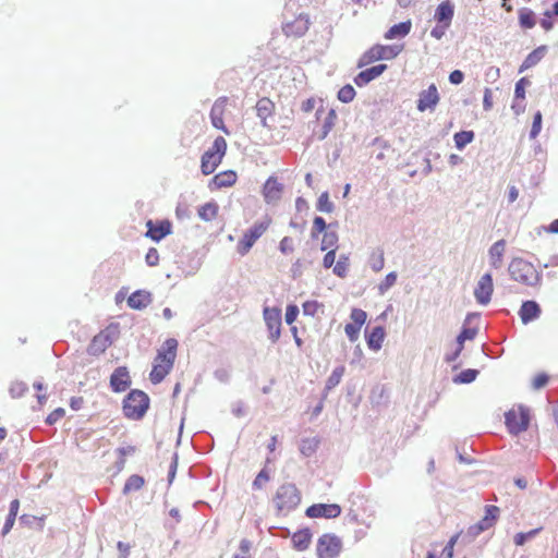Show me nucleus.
<instances>
[{"label": "nucleus", "instance_id": "f257e3e1", "mask_svg": "<svg viewBox=\"0 0 558 558\" xmlns=\"http://www.w3.org/2000/svg\"><path fill=\"white\" fill-rule=\"evenodd\" d=\"M508 271L514 281L522 284L535 287L541 282V274L534 265L521 257H515L510 262Z\"/></svg>", "mask_w": 558, "mask_h": 558}, {"label": "nucleus", "instance_id": "f03ea898", "mask_svg": "<svg viewBox=\"0 0 558 558\" xmlns=\"http://www.w3.org/2000/svg\"><path fill=\"white\" fill-rule=\"evenodd\" d=\"M149 407L148 396L138 389L131 390L123 400L124 415L132 420L142 418Z\"/></svg>", "mask_w": 558, "mask_h": 558}, {"label": "nucleus", "instance_id": "7ed1b4c3", "mask_svg": "<svg viewBox=\"0 0 558 558\" xmlns=\"http://www.w3.org/2000/svg\"><path fill=\"white\" fill-rule=\"evenodd\" d=\"M301 501V495L294 484L287 483L281 485L275 495L274 502L279 512H290L294 510Z\"/></svg>", "mask_w": 558, "mask_h": 558}, {"label": "nucleus", "instance_id": "20e7f679", "mask_svg": "<svg viewBox=\"0 0 558 558\" xmlns=\"http://www.w3.org/2000/svg\"><path fill=\"white\" fill-rule=\"evenodd\" d=\"M227 150V142L223 137L218 136L211 147L202 156V172L205 175L211 174L221 162Z\"/></svg>", "mask_w": 558, "mask_h": 558}, {"label": "nucleus", "instance_id": "39448f33", "mask_svg": "<svg viewBox=\"0 0 558 558\" xmlns=\"http://www.w3.org/2000/svg\"><path fill=\"white\" fill-rule=\"evenodd\" d=\"M401 50L402 46L375 45L360 57L356 65L361 69L378 60H391L396 58Z\"/></svg>", "mask_w": 558, "mask_h": 558}, {"label": "nucleus", "instance_id": "423d86ee", "mask_svg": "<svg viewBox=\"0 0 558 558\" xmlns=\"http://www.w3.org/2000/svg\"><path fill=\"white\" fill-rule=\"evenodd\" d=\"M342 550V541L335 534H323L317 542L318 558H337Z\"/></svg>", "mask_w": 558, "mask_h": 558}, {"label": "nucleus", "instance_id": "0eeeda50", "mask_svg": "<svg viewBox=\"0 0 558 558\" xmlns=\"http://www.w3.org/2000/svg\"><path fill=\"white\" fill-rule=\"evenodd\" d=\"M269 220L259 221L254 223L248 230L245 231L243 238L238 243V252L242 256L247 254L254 243L265 233L269 227Z\"/></svg>", "mask_w": 558, "mask_h": 558}, {"label": "nucleus", "instance_id": "6e6552de", "mask_svg": "<svg viewBox=\"0 0 558 558\" xmlns=\"http://www.w3.org/2000/svg\"><path fill=\"white\" fill-rule=\"evenodd\" d=\"M500 510L497 506H486L485 515L474 525L468 530V534L472 537L478 536L481 533L487 531L496 523Z\"/></svg>", "mask_w": 558, "mask_h": 558}, {"label": "nucleus", "instance_id": "1a4fd4ad", "mask_svg": "<svg viewBox=\"0 0 558 558\" xmlns=\"http://www.w3.org/2000/svg\"><path fill=\"white\" fill-rule=\"evenodd\" d=\"M506 425L511 434L518 435L529 427V412L525 409H520V411H509L505 415Z\"/></svg>", "mask_w": 558, "mask_h": 558}, {"label": "nucleus", "instance_id": "9d476101", "mask_svg": "<svg viewBox=\"0 0 558 558\" xmlns=\"http://www.w3.org/2000/svg\"><path fill=\"white\" fill-rule=\"evenodd\" d=\"M264 320L269 331V339L274 343L277 342L280 338L281 311L277 307H265Z\"/></svg>", "mask_w": 558, "mask_h": 558}, {"label": "nucleus", "instance_id": "9b49d317", "mask_svg": "<svg viewBox=\"0 0 558 558\" xmlns=\"http://www.w3.org/2000/svg\"><path fill=\"white\" fill-rule=\"evenodd\" d=\"M493 292V276L489 272L484 274L476 283L474 298L478 304L487 305L492 300Z\"/></svg>", "mask_w": 558, "mask_h": 558}, {"label": "nucleus", "instance_id": "f8f14e48", "mask_svg": "<svg viewBox=\"0 0 558 558\" xmlns=\"http://www.w3.org/2000/svg\"><path fill=\"white\" fill-rule=\"evenodd\" d=\"M440 100L438 89L435 84H430L427 89L418 94L417 110L424 112L434 110Z\"/></svg>", "mask_w": 558, "mask_h": 558}, {"label": "nucleus", "instance_id": "ddd939ff", "mask_svg": "<svg viewBox=\"0 0 558 558\" xmlns=\"http://www.w3.org/2000/svg\"><path fill=\"white\" fill-rule=\"evenodd\" d=\"M308 518L335 519L340 515L341 507L337 504H315L306 509Z\"/></svg>", "mask_w": 558, "mask_h": 558}, {"label": "nucleus", "instance_id": "4468645a", "mask_svg": "<svg viewBox=\"0 0 558 558\" xmlns=\"http://www.w3.org/2000/svg\"><path fill=\"white\" fill-rule=\"evenodd\" d=\"M283 184L276 177H269L263 186V195L267 204H276L282 195Z\"/></svg>", "mask_w": 558, "mask_h": 558}, {"label": "nucleus", "instance_id": "2eb2a0df", "mask_svg": "<svg viewBox=\"0 0 558 558\" xmlns=\"http://www.w3.org/2000/svg\"><path fill=\"white\" fill-rule=\"evenodd\" d=\"M177 348L178 341L174 338L167 339L158 351L155 362L169 364L172 367L177 356Z\"/></svg>", "mask_w": 558, "mask_h": 558}, {"label": "nucleus", "instance_id": "dca6fc26", "mask_svg": "<svg viewBox=\"0 0 558 558\" xmlns=\"http://www.w3.org/2000/svg\"><path fill=\"white\" fill-rule=\"evenodd\" d=\"M131 386V377L125 366L114 369L110 376V387L114 392L125 391Z\"/></svg>", "mask_w": 558, "mask_h": 558}, {"label": "nucleus", "instance_id": "f3484780", "mask_svg": "<svg viewBox=\"0 0 558 558\" xmlns=\"http://www.w3.org/2000/svg\"><path fill=\"white\" fill-rule=\"evenodd\" d=\"M386 70V64H377L366 70H363L354 77V83L359 87H363L367 85L369 82L380 76Z\"/></svg>", "mask_w": 558, "mask_h": 558}, {"label": "nucleus", "instance_id": "a211bd4d", "mask_svg": "<svg viewBox=\"0 0 558 558\" xmlns=\"http://www.w3.org/2000/svg\"><path fill=\"white\" fill-rule=\"evenodd\" d=\"M282 29L287 36H302L308 29V19L300 14L294 21L284 23Z\"/></svg>", "mask_w": 558, "mask_h": 558}, {"label": "nucleus", "instance_id": "6ab92c4d", "mask_svg": "<svg viewBox=\"0 0 558 558\" xmlns=\"http://www.w3.org/2000/svg\"><path fill=\"white\" fill-rule=\"evenodd\" d=\"M146 226L148 228L146 236L157 242L171 233V223L167 220L160 221L157 225L148 220Z\"/></svg>", "mask_w": 558, "mask_h": 558}, {"label": "nucleus", "instance_id": "aec40b11", "mask_svg": "<svg viewBox=\"0 0 558 558\" xmlns=\"http://www.w3.org/2000/svg\"><path fill=\"white\" fill-rule=\"evenodd\" d=\"M506 251V241L504 239L495 242L488 250L489 265L494 269H499L504 263V255Z\"/></svg>", "mask_w": 558, "mask_h": 558}, {"label": "nucleus", "instance_id": "412c9836", "mask_svg": "<svg viewBox=\"0 0 558 558\" xmlns=\"http://www.w3.org/2000/svg\"><path fill=\"white\" fill-rule=\"evenodd\" d=\"M454 14V5L450 0H445L439 3L435 12V20L439 24H445V27H449Z\"/></svg>", "mask_w": 558, "mask_h": 558}, {"label": "nucleus", "instance_id": "4be33fe9", "mask_svg": "<svg viewBox=\"0 0 558 558\" xmlns=\"http://www.w3.org/2000/svg\"><path fill=\"white\" fill-rule=\"evenodd\" d=\"M519 315L523 324H529L539 317L541 307L535 301H525L521 305Z\"/></svg>", "mask_w": 558, "mask_h": 558}, {"label": "nucleus", "instance_id": "5701e85b", "mask_svg": "<svg viewBox=\"0 0 558 558\" xmlns=\"http://www.w3.org/2000/svg\"><path fill=\"white\" fill-rule=\"evenodd\" d=\"M151 303V294L145 290L133 292L128 299V305L133 310H143Z\"/></svg>", "mask_w": 558, "mask_h": 558}, {"label": "nucleus", "instance_id": "b1692460", "mask_svg": "<svg viewBox=\"0 0 558 558\" xmlns=\"http://www.w3.org/2000/svg\"><path fill=\"white\" fill-rule=\"evenodd\" d=\"M274 110L275 105L269 98H262L257 101L256 112L263 126H267V118L272 114Z\"/></svg>", "mask_w": 558, "mask_h": 558}, {"label": "nucleus", "instance_id": "393cba45", "mask_svg": "<svg viewBox=\"0 0 558 558\" xmlns=\"http://www.w3.org/2000/svg\"><path fill=\"white\" fill-rule=\"evenodd\" d=\"M546 52H547L546 46H539L536 49H534L524 59V61L520 68V72H523L524 70H527V69L536 65L545 57Z\"/></svg>", "mask_w": 558, "mask_h": 558}, {"label": "nucleus", "instance_id": "a878e982", "mask_svg": "<svg viewBox=\"0 0 558 558\" xmlns=\"http://www.w3.org/2000/svg\"><path fill=\"white\" fill-rule=\"evenodd\" d=\"M386 332L384 327L376 326L374 327L371 332L367 335V345L369 349L374 351H378L384 342Z\"/></svg>", "mask_w": 558, "mask_h": 558}, {"label": "nucleus", "instance_id": "bb28decb", "mask_svg": "<svg viewBox=\"0 0 558 558\" xmlns=\"http://www.w3.org/2000/svg\"><path fill=\"white\" fill-rule=\"evenodd\" d=\"M412 27L411 21L401 22L391 26L385 34V38L390 40L395 38L405 37Z\"/></svg>", "mask_w": 558, "mask_h": 558}, {"label": "nucleus", "instance_id": "cd10ccee", "mask_svg": "<svg viewBox=\"0 0 558 558\" xmlns=\"http://www.w3.org/2000/svg\"><path fill=\"white\" fill-rule=\"evenodd\" d=\"M236 173L234 171H225L216 174L213 179V183L216 187H228L235 183Z\"/></svg>", "mask_w": 558, "mask_h": 558}, {"label": "nucleus", "instance_id": "c85d7f7f", "mask_svg": "<svg viewBox=\"0 0 558 558\" xmlns=\"http://www.w3.org/2000/svg\"><path fill=\"white\" fill-rule=\"evenodd\" d=\"M171 366L169 364H161L155 362L154 367L149 374V378L153 384H159L163 380V378L169 374L171 371Z\"/></svg>", "mask_w": 558, "mask_h": 558}, {"label": "nucleus", "instance_id": "c756f323", "mask_svg": "<svg viewBox=\"0 0 558 558\" xmlns=\"http://www.w3.org/2000/svg\"><path fill=\"white\" fill-rule=\"evenodd\" d=\"M19 509H20V501L17 499L12 500L10 504L9 514L5 519L4 525L2 527V535H7L13 527Z\"/></svg>", "mask_w": 558, "mask_h": 558}, {"label": "nucleus", "instance_id": "7c9ffc66", "mask_svg": "<svg viewBox=\"0 0 558 558\" xmlns=\"http://www.w3.org/2000/svg\"><path fill=\"white\" fill-rule=\"evenodd\" d=\"M312 534L308 530H301L293 534L292 542L296 549L304 550L311 543Z\"/></svg>", "mask_w": 558, "mask_h": 558}, {"label": "nucleus", "instance_id": "2f4dec72", "mask_svg": "<svg viewBox=\"0 0 558 558\" xmlns=\"http://www.w3.org/2000/svg\"><path fill=\"white\" fill-rule=\"evenodd\" d=\"M218 213V205L214 202H209L204 204L198 209V216L204 221L213 220Z\"/></svg>", "mask_w": 558, "mask_h": 558}, {"label": "nucleus", "instance_id": "473e14b6", "mask_svg": "<svg viewBox=\"0 0 558 558\" xmlns=\"http://www.w3.org/2000/svg\"><path fill=\"white\" fill-rule=\"evenodd\" d=\"M344 366H338L336 367L332 373L329 375V377L327 378V381H326V386H325V391H329L331 389H333L336 386L339 385V383L341 381V378L344 374Z\"/></svg>", "mask_w": 558, "mask_h": 558}, {"label": "nucleus", "instance_id": "72a5a7b5", "mask_svg": "<svg viewBox=\"0 0 558 558\" xmlns=\"http://www.w3.org/2000/svg\"><path fill=\"white\" fill-rule=\"evenodd\" d=\"M456 147L462 150L468 144L474 140L473 131H460L453 136Z\"/></svg>", "mask_w": 558, "mask_h": 558}, {"label": "nucleus", "instance_id": "f704fd0d", "mask_svg": "<svg viewBox=\"0 0 558 558\" xmlns=\"http://www.w3.org/2000/svg\"><path fill=\"white\" fill-rule=\"evenodd\" d=\"M144 478L140 475H131L123 487V494H129L131 492L140 490L144 486Z\"/></svg>", "mask_w": 558, "mask_h": 558}, {"label": "nucleus", "instance_id": "c9c22d12", "mask_svg": "<svg viewBox=\"0 0 558 558\" xmlns=\"http://www.w3.org/2000/svg\"><path fill=\"white\" fill-rule=\"evenodd\" d=\"M520 25L524 28H533L535 26V14L530 9H522L519 12Z\"/></svg>", "mask_w": 558, "mask_h": 558}, {"label": "nucleus", "instance_id": "e433bc0d", "mask_svg": "<svg viewBox=\"0 0 558 558\" xmlns=\"http://www.w3.org/2000/svg\"><path fill=\"white\" fill-rule=\"evenodd\" d=\"M477 375H478V371L477 369L468 368V369L462 371L460 374H458L453 378V383H456V384H471L472 381H474L476 379Z\"/></svg>", "mask_w": 558, "mask_h": 558}, {"label": "nucleus", "instance_id": "4c0bfd02", "mask_svg": "<svg viewBox=\"0 0 558 558\" xmlns=\"http://www.w3.org/2000/svg\"><path fill=\"white\" fill-rule=\"evenodd\" d=\"M336 118H337V114H336L335 110H332V109L329 110V112L327 113V116L324 120L322 133L318 136L319 140H325L327 137V135L329 134V132L332 130V128L335 125Z\"/></svg>", "mask_w": 558, "mask_h": 558}, {"label": "nucleus", "instance_id": "58836bf2", "mask_svg": "<svg viewBox=\"0 0 558 558\" xmlns=\"http://www.w3.org/2000/svg\"><path fill=\"white\" fill-rule=\"evenodd\" d=\"M316 208L318 211L330 214L333 211V204L329 199L328 192H323L317 201Z\"/></svg>", "mask_w": 558, "mask_h": 558}, {"label": "nucleus", "instance_id": "ea45409f", "mask_svg": "<svg viewBox=\"0 0 558 558\" xmlns=\"http://www.w3.org/2000/svg\"><path fill=\"white\" fill-rule=\"evenodd\" d=\"M349 257L347 255H340L338 262L333 266V274L340 278H344L348 274Z\"/></svg>", "mask_w": 558, "mask_h": 558}, {"label": "nucleus", "instance_id": "a19ab883", "mask_svg": "<svg viewBox=\"0 0 558 558\" xmlns=\"http://www.w3.org/2000/svg\"><path fill=\"white\" fill-rule=\"evenodd\" d=\"M541 531L542 527H537L526 533H518L514 535L513 542L517 546H523L527 541L533 539Z\"/></svg>", "mask_w": 558, "mask_h": 558}, {"label": "nucleus", "instance_id": "79ce46f5", "mask_svg": "<svg viewBox=\"0 0 558 558\" xmlns=\"http://www.w3.org/2000/svg\"><path fill=\"white\" fill-rule=\"evenodd\" d=\"M355 97V89L352 85L347 84L338 92V99L343 104L351 102Z\"/></svg>", "mask_w": 558, "mask_h": 558}, {"label": "nucleus", "instance_id": "37998d69", "mask_svg": "<svg viewBox=\"0 0 558 558\" xmlns=\"http://www.w3.org/2000/svg\"><path fill=\"white\" fill-rule=\"evenodd\" d=\"M107 342V337L96 336L89 345V352L93 354L104 352L108 345Z\"/></svg>", "mask_w": 558, "mask_h": 558}, {"label": "nucleus", "instance_id": "c03bdc74", "mask_svg": "<svg viewBox=\"0 0 558 558\" xmlns=\"http://www.w3.org/2000/svg\"><path fill=\"white\" fill-rule=\"evenodd\" d=\"M338 242V234L336 231H326L322 240V251L333 247Z\"/></svg>", "mask_w": 558, "mask_h": 558}, {"label": "nucleus", "instance_id": "a18cd8bd", "mask_svg": "<svg viewBox=\"0 0 558 558\" xmlns=\"http://www.w3.org/2000/svg\"><path fill=\"white\" fill-rule=\"evenodd\" d=\"M227 100H228L227 97H220L214 102L211 110H210V118H217V117L223 116Z\"/></svg>", "mask_w": 558, "mask_h": 558}, {"label": "nucleus", "instance_id": "49530a36", "mask_svg": "<svg viewBox=\"0 0 558 558\" xmlns=\"http://www.w3.org/2000/svg\"><path fill=\"white\" fill-rule=\"evenodd\" d=\"M396 281L397 274L395 271L389 272L378 286L379 293L385 294L396 283Z\"/></svg>", "mask_w": 558, "mask_h": 558}, {"label": "nucleus", "instance_id": "de8ad7c7", "mask_svg": "<svg viewBox=\"0 0 558 558\" xmlns=\"http://www.w3.org/2000/svg\"><path fill=\"white\" fill-rule=\"evenodd\" d=\"M542 119H543V116H542V112L541 111H536L534 117H533V123H532V128H531V131H530V138L531 140H535L541 130H542Z\"/></svg>", "mask_w": 558, "mask_h": 558}, {"label": "nucleus", "instance_id": "09e8293b", "mask_svg": "<svg viewBox=\"0 0 558 558\" xmlns=\"http://www.w3.org/2000/svg\"><path fill=\"white\" fill-rule=\"evenodd\" d=\"M27 389V385L24 381H14L11 384L9 392L13 398H20Z\"/></svg>", "mask_w": 558, "mask_h": 558}, {"label": "nucleus", "instance_id": "8fccbe9b", "mask_svg": "<svg viewBox=\"0 0 558 558\" xmlns=\"http://www.w3.org/2000/svg\"><path fill=\"white\" fill-rule=\"evenodd\" d=\"M350 318L353 322L352 324H355V325L362 327L364 325V323L366 322L367 315H366V312L361 308H353L351 311Z\"/></svg>", "mask_w": 558, "mask_h": 558}, {"label": "nucleus", "instance_id": "3c124183", "mask_svg": "<svg viewBox=\"0 0 558 558\" xmlns=\"http://www.w3.org/2000/svg\"><path fill=\"white\" fill-rule=\"evenodd\" d=\"M369 265L374 271H380L385 265L384 253L379 252L378 254H373L371 256Z\"/></svg>", "mask_w": 558, "mask_h": 558}, {"label": "nucleus", "instance_id": "603ef678", "mask_svg": "<svg viewBox=\"0 0 558 558\" xmlns=\"http://www.w3.org/2000/svg\"><path fill=\"white\" fill-rule=\"evenodd\" d=\"M327 225L323 217H315L313 221V228H312V238H317L318 233H322L326 230Z\"/></svg>", "mask_w": 558, "mask_h": 558}, {"label": "nucleus", "instance_id": "864d4df0", "mask_svg": "<svg viewBox=\"0 0 558 558\" xmlns=\"http://www.w3.org/2000/svg\"><path fill=\"white\" fill-rule=\"evenodd\" d=\"M317 448V441L315 439H304L301 445V452L304 456H311Z\"/></svg>", "mask_w": 558, "mask_h": 558}, {"label": "nucleus", "instance_id": "5fc2aeb1", "mask_svg": "<svg viewBox=\"0 0 558 558\" xmlns=\"http://www.w3.org/2000/svg\"><path fill=\"white\" fill-rule=\"evenodd\" d=\"M476 336V330L473 328H463L462 331L457 337V342L459 345L463 347L465 340H471Z\"/></svg>", "mask_w": 558, "mask_h": 558}, {"label": "nucleus", "instance_id": "6e6d98bb", "mask_svg": "<svg viewBox=\"0 0 558 558\" xmlns=\"http://www.w3.org/2000/svg\"><path fill=\"white\" fill-rule=\"evenodd\" d=\"M530 84L527 78L522 77L515 83L514 96L515 99H524L525 97V85Z\"/></svg>", "mask_w": 558, "mask_h": 558}, {"label": "nucleus", "instance_id": "4d7b16f0", "mask_svg": "<svg viewBox=\"0 0 558 558\" xmlns=\"http://www.w3.org/2000/svg\"><path fill=\"white\" fill-rule=\"evenodd\" d=\"M299 307L294 304H290L287 306V310H286V323L288 325H291L295 322L298 315H299Z\"/></svg>", "mask_w": 558, "mask_h": 558}, {"label": "nucleus", "instance_id": "13d9d810", "mask_svg": "<svg viewBox=\"0 0 558 558\" xmlns=\"http://www.w3.org/2000/svg\"><path fill=\"white\" fill-rule=\"evenodd\" d=\"M279 250L282 254H289L294 251L293 239L290 236H284L279 243Z\"/></svg>", "mask_w": 558, "mask_h": 558}, {"label": "nucleus", "instance_id": "bf43d9fd", "mask_svg": "<svg viewBox=\"0 0 558 558\" xmlns=\"http://www.w3.org/2000/svg\"><path fill=\"white\" fill-rule=\"evenodd\" d=\"M145 262L148 266L154 267L159 263V253L155 247H150L145 256Z\"/></svg>", "mask_w": 558, "mask_h": 558}, {"label": "nucleus", "instance_id": "052dcab7", "mask_svg": "<svg viewBox=\"0 0 558 558\" xmlns=\"http://www.w3.org/2000/svg\"><path fill=\"white\" fill-rule=\"evenodd\" d=\"M361 327L355 324H347L344 327L345 335L350 341H355L359 338Z\"/></svg>", "mask_w": 558, "mask_h": 558}, {"label": "nucleus", "instance_id": "680f3d73", "mask_svg": "<svg viewBox=\"0 0 558 558\" xmlns=\"http://www.w3.org/2000/svg\"><path fill=\"white\" fill-rule=\"evenodd\" d=\"M65 414V411L63 408H58L54 411H52L46 418V423L48 425H53L58 421H60Z\"/></svg>", "mask_w": 558, "mask_h": 558}, {"label": "nucleus", "instance_id": "e2e57ef3", "mask_svg": "<svg viewBox=\"0 0 558 558\" xmlns=\"http://www.w3.org/2000/svg\"><path fill=\"white\" fill-rule=\"evenodd\" d=\"M302 307L304 315L314 316L319 307V303L317 301H306Z\"/></svg>", "mask_w": 558, "mask_h": 558}, {"label": "nucleus", "instance_id": "0e129e2a", "mask_svg": "<svg viewBox=\"0 0 558 558\" xmlns=\"http://www.w3.org/2000/svg\"><path fill=\"white\" fill-rule=\"evenodd\" d=\"M269 481V475L265 470H262L253 482V487L259 489L263 485Z\"/></svg>", "mask_w": 558, "mask_h": 558}, {"label": "nucleus", "instance_id": "69168bd1", "mask_svg": "<svg viewBox=\"0 0 558 558\" xmlns=\"http://www.w3.org/2000/svg\"><path fill=\"white\" fill-rule=\"evenodd\" d=\"M483 108L485 111H489L493 108V93L489 88L484 90Z\"/></svg>", "mask_w": 558, "mask_h": 558}, {"label": "nucleus", "instance_id": "338daca9", "mask_svg": "<svg viewBox=\"0 0 558 558\" xmlns=\"http://www.w3.org/2000/svg\"><path fill=\"white\" fill-rule=\"evenodd\" d=\"M548 376L546 374H538L533 380V388L541 389L548 383Z\"/></svg>", "mask_w": 558, "mask_h": 558}, {"label": "nucleus", "instance_id": "774afa93", "mask_svg": "<svg viewBox=\"0 0 558 558\" xmlns=\"http://www.w3.org/2000/svg\"><path fill=\"white\" fill-rule=\"evenodd\" d=\"M464 74L460 70H454L449 75V82L453 85H459L463 82Z\"/></svg>", "mask_w": 558, "mask_h": 558}]
</instances>
